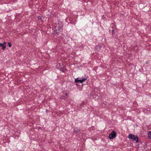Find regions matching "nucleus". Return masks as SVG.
<instances>
[{
  "label": "nucleus",
  "mask_w": 151,
  "mask_h": 151,
  "mask_svg": "<svg viewBox=\"0 0 151 151\" xmlns=\"http://www.w3.org/2000/svg\"><path fill=\"white\" fill-rule=\"evenodd\" d=\"M128 137L129 139H131L133 141H134L135 142H138L139 141L138 137L137 135L130 134L128 135Z\"/></svg>",
  "instance_id": "obj_1"
},
{
  "label": "nucleus",
  "mask_w": 151,
  "mask_h": 151,
  "mask_svg": "<svg viewBox=\"0 0 151 151\" xmlns=\"http://www.w3.org/2000/svg\"><path fill=\"white\" fill-rule=\"evenodd\" d=\"M116 133L114 131H112L109 135V137L110 139H112L116 137Z\"/></svg>",
  "instance_id": "obj_2"
},
{
  "label": "nucleus",
  "mask_w": 151,
  "mask_h": 151,
  "mask_svg": "<svg viewBox=\"0 0 151 151\" xmlns=\"http://www.w3.org/2000/svg\"><path fill=\"white\" fill-rule=\"evenodd\" d=\"M87 79V78H84L82 79L79 80L78 78H76L75 80V82L77 83L80 82L81 83H82L83 82L85 81Z\"/></svg>",
  "instance_id": "obj_3"
},
{
  "label": "nucleus",
  "mask_w": 151,
  "mask_h": 151,
  "mask_svg": "<svg viewBox=\"0 0 151 151\" xmlns=\"http://www.w3.org/2000/svg\"><path fill=\"white\" fill-rule=\"evenodd\" d=\"M74 133L76 134H79L80 132V130L77 127H75L74 129Z\"/></svg>",
  "instance_id": "obj_4"
},
{
  "label": "nucleus",
  "mask_w": 151,
  "mask_h": 151,
  "mask_svg": "<svg viewBox=\"0 0 151 151\" xmlns=\"http://www.w3.org/2000/svg\"><path fill=\"white\" fill-rule=\"evenodd\" d=\"M59 69L63 72H65L66 70V69L64 68V67H60V68H59Z\"/></svg>",
  "instance_id": "obj_5"
},
{
  "label": "nucleus",
  "mask_w": 151,
  "mask_h": 151,
  "mask_svg": "<svg viewBox=\"0 0 151 151\" xmlns=\"http://www.w3.org/2000/svg\"><path fill=\"white\" fill-rule=\"evenodd\" d=\"M0 46L2 47V49L3 50H4L6 48V47L4 45V44H2V43H0Z\"/></svg>",
  "instance_id": "obj_6"
},
{
  "label": "nucleus",
  "mask_w": 151,
  "mask_h": 151,
  "mask_svg": "<svg viewBox=\"0 0 151 151\" xmlns=\"http://www.w3.org/2000/svg\"><path fill=\"white\" fill-rule=\"evenodd\" d=\"M57 68H60V67H64V65H63V64H62L61 65L60 63H59L57 64Z\"/></svg>",
  "instance_id": "obj_7"
},
{
  "label": "nucleus",
  "mask_w": 151,
  "mask_h": 151,
  "mask_svg": "<svg viewBox=\"0 0 151 151\" xmlns=\"http://www.w3.org/2000/svg\"><path fill=\"white\" fill-rule=\"evenodd\" d=\"M60 99H67V97H65V96H63L60 97Z\"/></svg>",
  "instance_id": "obj_8"
},
{
  "label": "nucleus",
  "mask_w": 151,
  "mask_h": 151,
  "mask_svg": "<svg viewBox=\"0 0 151 151\" xmlns=\"http://www.w3.org/2000/svg\"><path fill=\"white\" fill-rule=\"evenodd\" d=\"M148 136L149 138H151V131L149 132L148 134Z\"/></svg>",
  "instance_id": "obj_9"
},
{
  "label": "nucleus",
  "mask_w": 151,
  "mask_h": 151,
  "mask_svg": "<svg viewBox=\"0 0 151 151\" xmlns=\"http://www.w3.org/2000/svg\"><path fill=\"white\" fill-rule=\"evenodd\" d=\"M8 45L9 47H12L11 43L10 42H8Z\"/></svg>",
  "instance_id": "obj_10"
},
{
  "label": "nucleus",
  "mask_w": 151,
  "mask_h": 151,
  "mask_svg": "<svg viewBox=\"0 0 151 151\" xmlns=\"http://www.w3.org/2000/svg\"><path fill=\"white\" fill-rule=\"evenodd\" d=\"M37 18H38V20H42L41 17L40 16H39L37 17Z\"/></svg>",
  "instance_id": "obj_11"
},
{
  "label": "nucleus",
  "mask_w": 151,
  "mask_h": 151,
  "mask_svg": "<svg viewBox=\"0 0 151 151\" xmlns=\"http://www.w3.org/2000/svg\"><path fill=\"white\" fill-rule=\"evenodd\" d=\"M112 33L113 34H114L115 33L114 32V30H112Z\"/></svg>",
  "instance_id": "obj_12"
},
{
  "label": "nucleus",
  "mask_w": 151,
  "mask_h": 151,
  "mask_svg": "<svg viewBox=\"0 0 151 151\" xmlns=\"http://www.w3.org/2000/svg\"><path fill=\"white\" fill-rule=\"evenodd\" d=\"M65 95L67 96L68 95V93H65Z\"/></svg>",
  "instance_id": "obj_13"
},
{
  "label": "nucleus",
  "mask_w": 151,
  "mask_h": 151,
  "mask_svg": "<svg viewBox=\"0 0 151 151\" xmlns=\"http://www.w3.org/2000/svg\"><path fill=\"white\" fill-rule=\"evenodd\" d=\"M3 44H4V45H5L6 44V43L5 42H4V43Z\"/></svg>",
  "instance_id": "obj_14"
},
{
  "label": "nucleus",
  "mask_w": 151,
  "mask_h": 151,
  "mask_svg": "<svg viewBox=\"0 0 151 151\" xmlns=\"http://www.w3.org/2000/svg\"><path fill=\"white\" fill-rule=\"evenodd\" d=\"M141 144L142 142H139Z\"/></svg>",
  "instance_id": "obj_15"
}]
</instances>
